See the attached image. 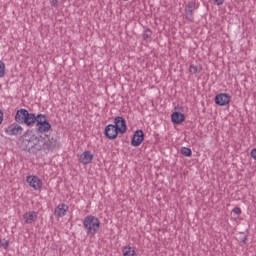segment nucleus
Instances as JSON below:
<instances>
[{
    "label": "nucleus",
    "mask_w": 256,
    "mask_h": 256,
    "mask_svg": "<svg viewBox=\"0 0 256 256\" xmlns=\"http://www.w3.org/2000/svg\"><path fill=\"white\" fill-rule=\"evenodd\" d=\"M36 122L37 131H39V133H47L51 130V124L47 121V117L45 115H38L35 120V123Z\"/></svg>",
    "instance_id": "nucleus-4"
},
{
    "label": "nucleus",
    "mask_w": 256,
    "mask_h": 256,
    "mask_svg": "<svg viewBox=\"0 0 256 256\" xmlns=\"http://www.w3.org/2000/svg\"><path fill=\"white\" fill-rule=\"evenodd\" d=\"M47 149H53L52 145H47Z\"/></svg>",
    "instance_id": "nucleus-26"
},
{
    "label": "nucleus",
    "mask_w": 256,
    "mask_h": 256,
    "mask_svg": "<svg viewBox=\"0 0 256 256\" xmlns=\"http://www.w3.org/2000/svg\"><path fill=\"white\" fill-rule=\"evenodd\" d=\"M199 5L197 3H195V1H190L186 8H185V13H186V19H188V21H193V12L195 11V9H198Z\"/></svg>",
    "instance_id": "nucleus-12"
},
{
    "label": "nucleus",
    "mask_w": 256,
    "mask_h": 256,
    "mask_svg": "<svg viewBox=\"0 0 256 256\" xmlns=\"http://www.w3.org/2000/svg\"><path fill=\"white\" fill-rule=\"evenodd\" d=\"M22 143L32 153H37V151H41L45 147V141L35 135L33 131H27L23 134Z\"/></svg>",
    "instance_id": "nucleus-1"
},
{
    "label": "nucleus",
    "mask_w": 256,
    "mask_h": 256,
    "mask_svg": "<svg viewBox=\"0 0 256 256\" xmlns=\"http://www.w3.org/2000/svg\"><path fill=\"white\" fill-rule=\"evenodd\" d=\"M152 35H153V32L151 31V29H146L143 33L144 41H150Z\"/></svg>",
    "instance_id": "nucleus-18"
},
{
    "label": "nucleus",
    "mask_w": 256,
    "mask_h": 256,
    "mask_svg": "<svg viewBox=\"0 0 256 256\" xmlns=\"http://www.w3.org/2000/svg\"><path fill=\"white\" fill-rule=\"evenodd\" d=\"M5 133L6 135H10V136L21 135V133H23V127L17 123L10 124L5 129Z\"/></svg>",
    "instance_id": "nucleus-9"
},
{
    "label": "nucleus",
    "mask_w": 256,
    "mask_h": 256,
    "mask_svg": "<svg viewBox=\"0 0 256 256\" xmlns=\"http://www.w3.org/2000/svg\"><path fill=\"white\" fill-rule=\"evenodd\" d=\"M188 71L191 73V75H195L196 73H199V68H197L195 65H190Z\"/></svg>",
    "instance_id": "nucleus-21"
},
{
    "label": "nucleus",
    "mask_w": 256,
    "mask_h": 256,
    "mask_svg": "<svg viewBox=\"0 0 256 256\" xmlns=\"http://www.w3.org/2000/svg\"><path fill=\"white\" fill-rule=\"evenodd\" d=\"M0 247L3 249H9V240L5 238H0Z\"/></svg>",
    "instance_id": "nucleus-20"
},
{
    "label": "nucleus",
    "mask_w": 256,
    "mask_h": 256,
    "mask_svg": "<svg viewBox=\"0 0 256 256\" xmlns=\"http://www.w3.org/2000/svg\"><path fill=\"white\" fill-rule=\"evenodd\" d=\"M171 119L174 123L179 125V123H183V121H185V115L180 112H174L171 115Z\"/></svg>",
    "instance_id": "nucleus-15"
},
{
    "label": "nucleus",
    "mask_w": 256,
    "mask_h": 256,
    "mask_svg": "<svg viewBox=\"0 0 256 256\" xmlns=\"http://www.w3.org/2000/svg\"><path fill=\"white\" fill-rule=\"evenodd\" d=\"M83 227L86 234L93 237L99 233V229H101V221H99V218L96 216L88 215L83 220Z\"/></svg>",
    "instance_id": "nucleus-2"
},
{
    "label": "nucleus",
    "mask_w": 256,
    "mask_h": 256,
    "mask_svg": "<svg viewBox=\"0 0 256 256\" xmlns=\"http://www.w3.org/2000/svg\"><path fill=\"white\" fill-rule=\"evenodd\" d=\"M3 123V111L0 110V125Z\"/></svg>",
    "instance_id": "nucleus-25"
},
{
    "label": "nucleus",
    "mask_w": 256,
    "mask_h": 256,
    "mask_svg": "<svg viewBox=\"0 0 256 256\" xmlns=\"http://www.w3.org/2000/svg\"><path fill=\"white\" fill-rule=\"evenodd\" d=\"M52 5L55 7V5H57V1H55L54 3H52Z\"/></svg>",
    "instance_id": "nucleus-27"
},
{
    "label": "nucleus",
    "mask_w": 256,
    "mask_h": 256,
    "mask_svg": "<svg viewBox=\"0 0 256 256\" xmlns=\"http://www.w3.org/2000/svg\"><path fill=\"white\" fill-rule=\"evenodd\" d=\"M104 133L108 139H115L118 137L119 132L117 131V128L113 124H109L105 127Z\"/></svg>",
    "instance_id": "nucleus-13"
},
{
    "label": "nucleus",
    "mask_w": 256,
    "mask_h": 256,
    "mask_svg": "<svg viewBox=\"0 0 256 256\" xmlns=\"http://www.w3.org/2000/svg\"><path fill=\"white\" fill-rule=\"evenodd\" d=\"M216 5H223L225 3V0H214Z\"/></svg>",
    "instance_id": "nucleus-24"
},
{
    "label": "nucleus",
    "mask_w": 256,
    "mask_h": 256,
    "mask_svg": "<svg viewBox=\"0 0 256 256\" xmlns=\"http://www.w3.org/2000/svg\"><path fill=\"white\" fill-rule=\"evenodd\" d=\"M181 153L182 155H185V157H191V155L193 154V152L191 151L190 148H187V147H183L181 149Z\"/></svg>",
    "instance_id": "nucleus-19"
},
{
    "label": "nucleus",
    "mask_w": 256,
    "mask_h": 256,
    "mask_svg": "<svg viewBox=\"0 0 256 256\" xmlns=\"http://www.w3.org/2000/svg\"><path fill=\"white\" fill-rule=\"evenodd\" d=\"M67 211H69V206L67 204H59L54 209V215L57 218L65 217V215H67Z\"/></svg>",
    "instance_id": "nucleus-14"
},
{
    "label": "nucleus",
    "mask_w": 256,
    "mask_h": 256,
    "mask_svg": "<svg viewBox=\"0 0 256 256\" xmlns=\"http://www.w3.org/2000/svg\"><path fill=\"white\" fill-rule=\"evenodd\" d=\"M26 182L29 185V187L34 189V191H41V189L43 188V180H41V178H39L38 176H27Z\"/></svg>",
    "instance_id": "nucleus-5"
},
{
    "label": "nucleus",
    "mask_w": 256,
    "mask_h": 256,
    "mask_svg": "<svg viewBox=\"0 0 256 256\" xmlns=\"http://www.w3.org/2000/svg\"><path fill=\"white\" fill-rule=\"evenodd\" d=\"M93 159H95L93 152H91L89 150H85L84 152H82L80 154L78 161L82 165H89V164L93 163Z\"/></svg>",
    "instance_id": "nucleus-7"
},
{
    "label": "nucleus",
    "mask_w": 256,
    "mask_h": 256,
    "mask_svg": "<svg viewBox=\"0 0 256 256\" xmlns=\"http://www.w3.org/2000/svg\"><path fill=\"white\" fill-rule=\"evenodd\" d=\"M7 75V67L5 66V62L0 60V79H3Z\"/></svg>",
    "instance_id": "nucleus-17"
},
{
    "label": "nucleus",
    "mask_w": 256,
    "mask_h": 256,
    "mask_svg": "<svg viewBox=\"0 0 256 256\" xmlns=\"http://www.w3.org/2000/svg\"><path fill=\"white\" fill-rule=\"evenodd\" d=\"M37 116L33 113H29L26 109H20L16 112L15 121L16 123H24L28 125V127H33L35 125V121Z\"/></svg>",
    "instance_id": "nucleus-3"
},
{
    "label": "nucleus",
    "mask_w": 256,
    "mask_h": 256,
    "mask_svg": "<svg viewBox=\"0 0 256 256\" xmlns=\"http://www.w3.org/2000/svg\"><path fill=\"white\" fill-rule=\"evenodd\" d=\"M233 213H235V215H241V213H242L241 208H239V207L234 208Z\"/></svg>",
    "instance_id": "nucleus-23"
},
{
    "label": "nucleus",
    "mask_w": 256,
    "mask_h": 256,
    "mask_svg": "<svg viewBox=\"0 0 256 256\" xmlns=\"http://www.w3.org/2000/svg\"><path fill=\"white\" fill-rule=\"evenodd\" d=\"M215 103L220 107H225V105H229L231 103V95L227 93H220L215 96Z\"/></svg>",
    "instance_id": "nucleus-8"
},
{
    "label": "nucleus",
    "mask_w": 256,
    "mask_h": 256,
    "mask_svg": "<svg viewBox=\"0 0 256 256\" xmlns=\"http://www.w3.org/2000/svg\"><path fill=\"white\" fill-rule=\"evenodd\" d=\"M22 219L26 225H33L37 221V212L28 211L22 215Z\"/></svg>",
    "instance_id": "nucleus-11"
},
{
    "label": "nucleus",
    "mask_w": 256,
    "mask_h": 256,
    "mask_svg": "<svg viewBox=\"0 0 256 256\" xmlns=\"http://www.w3.org/2000/svg\"><path fill=\"white\" fill-rule=\"evenodd\" d=\"M123 256H137V252H135V247L133 246H124L122 249Z\"/></svg>",
    "instance_id": "nucleus-16"
},
{
    "label": "nucleus",
    "mask_w": 256,
    "mask_h": 256,
    "mask_svg": "<svg viewBox=\"0 0 256 256\" xmlns=\"http://www.w3.org/2000/svg\"><path fill=\"white\" fill-rule=\"evenodd\" d=\"M113 126L116 128L117 132L121 135L127 133V122L121 116H118L114 119Z\"/></svg>",
    "instance_id": "nucleus-6"
},
{
    "label": "nucleus",
    "mask_w": 256,
    "mask_h": 256,
    "mask_svg": "<svg viewBox=\"0 0 256 256\" xmlns=\"http://www.w3.org/2000/svg\"><path fill=\"white\" fill-rule=\"evenodd\" d=\"M250 157L256 161V148H253L250 152Z\"/></svg>",
    "instance_id": "nucleus-22"
},
{
    "label": "nucleus",
    "mask_w": 256,
    "mask_h": 256,
    "mask_svg": "<svg viewBox=\"0 0 256 256\" xmlns=\"http://www.w3.org/2000/svg\"><path fill=\"white\" fill-rule=\"evenodd\" d=\"M143 141H145L143 130H136L131 140L132 147H139Z\"/></svg>",
    "instance_id": "nucleus-10"
}]
</instances>
